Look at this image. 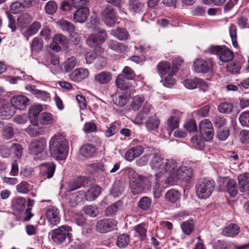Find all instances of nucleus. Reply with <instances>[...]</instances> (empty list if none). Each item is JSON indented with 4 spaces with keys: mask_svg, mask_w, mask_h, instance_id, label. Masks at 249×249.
I'll list each match as a JSON object with an SVG mask.
<instances>
[{
    "mask_svg": "<svg viewBox=\"0 0 249 249\" xmlns=\"http://www.w3.org/2000/svg\"><path fill=\"white\" fill-rule=\"evenodd\" d=\"M152 169L155 171V179H158L160 175L165 174L169 178L170 173L176 167V161L173 160L165 159L160 155L153 154L150 161Z\"/></svg>",
    "mask_w": 249,
    "mask_h": 249,
    "instance_id": "nucleus-1",
    "label": "nucleus"
},
{
    "mask_svg": "<svg viewBox=\"0 0 249 249\" xmlns=\"http://www.w3.org/2000/svg\"><path fill=\"white\" fill-rule=\"evenodd\" d=\"M49 151L56 160H65L68 154L69 147L65 139L60 134H56L49 142Z\"/></svg>",
    "mask_w": 249,
    "mask_h": 249,
    "instance_id": "nucleus-2",
    "label": "nucleus"
},
{
    "mask_svg": "<svg viewBox=\"0 0 249 249\" xmlns=\"http://www.w3.org/2000/svg\"><path fill=\"white\" fill-rule=\"evenodd\" d=\"M128 173L130 178V188L134 195L142 193L145 187L148 188L151 186L152 176L146 177L139 175L131 168L128 169Z\"/></svg>",
    "mask_w": 249,
    "mask_h": 249,
    "instance_id": "nucleus-3",
    "label": "nucleus"
},
{
    "mask_svg": "<svg viewBox=\"0 0 249 249\" xmlns=\"http://www.w3.org/2000/svg\"><path fill=\"white\" fill-rule=\"evenodd\" d=\"M215 186L213 180L203 178L198 180L196 184V193L198 197L206 199L212 194Z\"/></svg>",
    "mask_w": 249,
    "mask_h": 249,
    "instance_id": "nucleus-4",
    "label": "nucleus"
},
{
    "mask_svg": "<svg viewBox=\"0 0 249 249\" xmlns=\"http://www.w3.org/2000/svg\"><path fill=\"white\" fill-rule=\"evenodd\" d=\"M192 170L191 168L184 167L179 169L177 167V163L176 162V167L171 172L169 178L173 183L179 179L188 182L192 178Z\"/></svg>",
    "mask_w": 249,
    "mask_h": 249,
    "instance_id": "nucleus-5",
    "label": "nucleus"
},
{
    "mask_svg": "<svg viewBox=\"0 0 249 249\" xmlns=\"http://www.w3.org/2000/svg\"><path fill=\"white\" fill-rule=\"evenodd\" d=\"M71 228L68 225H63L52 230L51 232V237L53 241L58 244L63 243L67 237L70 238Z\"/></svg>",
    "mask_w": 249,
    "mask_h": 249,
    "instance_id": "nucleus-6",
    "label": "nucleus"
},
{
    "mask_svg": "<svg viewBox=\"0 0 249 249\" xmlns=\"http://www.w3.org/2000/svg\"><path fill=\"white\" fill-rule=\"evenodd\" d=\"M95 33L89 35L87 40V43L90 47L100 45L103 44L107 37L106 31L103 29H96Z\"/></svg>",
    "mask_w": 249,
    "mask_h": 249,
    "instance_id": "nucleus-7",
    "label": "nucleus"
},
{
    "mask_svg": "<svg viewBox=\"0 0 249 249\" xmlns=\"http://www.w3.org/2000/svg\"><path fill=\"white\" fill-rule=\"evenodd\" d=\"M46 147V140L41 137L32 141L29 146L30 154L34 156H38L42 154Z\"/></svg>",
    "mask_w": 249,
    "mask_h": 249,
    "instance_id": "nucleus-8",
    "label": "nucleus"
},
{
    "mask_svg": "<svg viewBox=\"0 0 249 249\" xmlns=\"http://www.w3.org/2000/svg\"><path fill=\"white\" fill-rule=\"evenodd\" d=\"M213 62L212 59H197L194 62L193 67L197 72L207 73L212 71Z\"/></svg>",
    "mask_w": 249,
    "mask_h": 249,
    "instance_id": "nucleus-9",
    "label": "nucleus"
},
{
    "mask_svg": "<svg viewBox=\"0 0 249 249\" xmlns=\"http://www.w3.org/2000/svg\"><path fill=\"white\" fill-rule=\"evenodd\" d=\"M199 126L200 134L206 141H209L213 138V128L210 121L208 119L202 120L200 123Z\"/></svg>",
    "mask_w": 249,
    "mask_h": 249,
    "instance_id": "nucleus-10",
    "label": "nucleus"
},
{
    "mask_svg": "<svg viewBox=\"0 0 249 249\" xmlns=\"http://www.w3.org/2000/svg\"><path fill=\"white\" fill-rule=\"evenodd\" d=\"M117 221L112 219L105 218L97 221L96 230L101 233H106L113 230L117 225Z\"/></svg>",
    "mask_w": 249,
    "mask_h": 249,
    "instance_id": "nucleus-11",
    "label": "nucleus"
},
{
    "mask_svg": "<svg viewBox=\"0 0 249 249\" xmlns=\"http://www.w3.org/2000/svg\"><path fill=\"white\" fill-rule=\"evenodd\" d=\"M46 216L53 226L57 225L60 221L59 210L55 207L50 206L46 209Z\"/></svg>",
    "mask_w": 249,
    "mask_h": 249,
    "instance_id": "nucleus-12",
    "label": "nucleus"
},
{
    "mask_svg": "<svg viewBox=\"0 0 249 249\" xmlns=\"http://www.w3.org/2000/svg\"><path fill=\"white\" fill-rule=\"evenodd\" d=\"M102 17L107 25L112 27L116 21L114 10L110 6H107L102 12Z\"/></svg>",
    "mask_w": 249,
    "mask_h": 249,
    "instance_id": "nucleus-13",
    "label": "nucleus"
},
{
    "mask_svg": "<svg viewBox=\"0 0 249 249\" xmlns=\"http://www.w3.org/2000/svg\"><path fill=\"white\" fill-rule=\"evenodd\" d=\"M89 71L84 68L75 69L69 75V78L72 81L79 82L87 78L89 76Z\"/></svg>",
    "mask_w": 249,
    "mask_h": 249,
    "instance_id": "nucleus-14",
    "label": "nucleus"
},
{
    "mask_svg": "<svg viewBox=\"0 0 249 249\" xmlns=\"http://www.w3.org/2000/svg\"><path fill=\"white\" fill-rule=\"evenodd\" d=\"M29 99L23 95H17L14 96L11 100L12 106L15 109L23 110L28 105Z\"/></svg>",
    "mask_w": 249,
    "mask_h": 249,
    "instance_id": "nucleus-15",
    "label": "nucleus"
},
{
    "mask_svg": "<svg viewBox=\"0 0 249 249\" xmlns=\"http://www.w3.org/2000/svg\"><path fill=\"white\" fill-rule=\"evenodd\" d=\"M144 151L142 145H137L128 150L125 153L124 158L128 161L133 160L135 158L141 155Z\"/></svg>",
    "mask_w": 249,
    "mask_h": 249,
    "instance_id": "nucleus-16",
    "label": "nucleus"
},
{
    "mask_svg": "<svg viewBox=\"0 0 249 249\" xmlns=\"http://www.w3.org/2000/svg\"><path fill=\"white\" fill-rule=\"evenodd\" d=\"M15 113L14 107L9 103L2 104L0 107V117L2 119L11 118Z\"/></svg>",
    "mask_w": 249,
    "mask_h": 249,
    "instance_id": "nucleus-17",
    "label": "nucleus"
},
{
    "mask_svg": "<svg viewBox=\"0 0 249 249\" xmlns=\"http://www.w3.org/2000/svg\"><path fill=\"white\" fill-rule=\"evenodd\" d=\"M239 189L241 192L249 191V173H244L237 177Z\"/></svg>",
    "mask_w": 249,
    "mask_h": 249,
    "instance_id": "nucleus-18",
    "label": "nucleus"
},
{
    "mask_svg": "<svg viewBox=\"0 0 249 249\" xmlns=\"http://www.w3.org/2000/svg\"><path fill=\"white\" fill-rule=\"evenodd\" d=\"M89 15V10L87 7L79 8L74 14V19L76 22H85Z\"/></svg>",
    "mask_w": 249,
    "mask_h": 249,
    "instance_id": "nucleus-19",
    "label": "nucleus"
},
{
    "mask_svg": "<svg viewBox=\"0 0 249 249\" xmlns=\"http://www.w3.org/2000/svg\"><path fill=\"white\" fill-rule=\"evenodd\" d=\"M42 174L46 178H51L54 175L56 165L53 162L43 163L41 165Z\"/></svg>",
    "mask_w": 249,
    "mask_h": 249,
    "instance_id": "nucleus-20",
    "label": "nucleus"
},
{
    "mask_svg": "<svg viewBox=\"0 0 249 249\" xmlns=\"http://www.w3.org/2000/svg\"><path fill=\"white\" fill-rule=\"evenodd\" d=\"M100 193V187L95 185L91 186L87 192H84V196L87 201H92L98 197Z\"/></svg>",
    "mask_w": 249,
    "mask_h": 249,
    "instance_id": "nucleus-21",
    "label": "nucleus"
},
{
    "mask_svg": "<svg viewBox=\"0 0 249 249\" xmlns=\"http://www.w3.org/2000/svg\"><path fill=\"white\" fill-rule=\"evenodd\" d=\"M112 80L111 73L107 71H101L94 76V80L101 85L108 83Z\"/></svg>",
    "mask_w": 249,
    "mask_h": 249,
    "instance_id": "nucleus-22",
    "label": "nucleus"
},
{
    "mask_svg": "<svg viewBox=\"0 0 249 249\" xmlns=\"http://www.w3.org/2000/svg\"><path fill=\"white\" fill-rule=\"evenodd\" d=\"M123 206V202L121 200H119L112 204L106 209L105 211L106 215L107 216H114L122 209Z\"/></svg>",
    "mask_w": 249,
    "mask_h": 249,
    "instance_id": "nucleus-23",
    "label": "nucleus"
},
{
    "mask_svg": "<svg viewBox=\"0 0 249 249\" xmlns=\"http://www.w3.org/2000/svg\"><path fill=\"white\" fill-rule=\"evenodd\" d=\"M26 205L25 198L20 197L13 200L12 208L13 210L17 213H20L25 210Z\"/></svg>",
    "mask_w": 249,
    "mask_h": 249,
    "instance_id": "nucleus-24",
    "label": "nucleus"
},
{
    "mask_svg": "<svg viewBox=\"0 0 249 249\" xmlns=\"http://www.w3.org/2000/svg\"><path fill=\"white\" fill-rule=\"evenodd\" d=\"M158 73L162 75L169 74L170 72H174V68L171 69V63L167 61H163L159 62L157 66Z\"/></svg>",
    "mask_w": 249,
    "mask_h": 249,
    "instance_id": "nucleus-25",
    "label": "nucleus"
},
{
    "mask_svg": "<svg viewBox=\"0 0 249 249\" xmlns=\"http://www.w3.org/2000/svg\"><path fill=\"white\" fill-rule=\"evenodd\" d=\"M124 189V183L120 180H117L114 182L110 190V194L113 197H119L123 194Z\"/></svg>",
    "mask_w": 249,
    "mask_h": 249,
    "instance_id": "nucleus-26",
    "label": "nucleus"
},
{
    "mask_svg": "<svg viewBox=\"0 0 249 249\" xmlns=\"http://www.w3.org/2000/svg\"><path fill=\"white\" fill-rule=\"evenodd\" d=\"M96 148L90 144L83 145L80 149V153L83 157L87 158L92 157L95 154Z\"/></svg>",
    "mask_w": 249,
    "mask_h": 249,
    "instance_id": "nucleus-27",
    "label": "nucleus"
},
{
    "mask_svg": "<svg viewBox=\"0 0 249 249\" xmlns=\"http://www.w3.org/2000/svg\"><path fill=\"white\" fill-rule=\"evenodd\" d=\"M107 44L109 49L119 53L124 52L128 49L127 45L113 40H109Z\"/></svg>",
    "mask_w": 249,
    "mask_h": 249,
    "instance_id": "nucleus-28",
    "label": "nucleus"
},
{
    "mask_svg": "<svg viewBox=\"0 0 249 249\" xmlns=\"http://www.w3.org/2000/svg\"><path fill=\"white\" fill-rule=\"evenodd\" d=\"M239 228L236 224H231L223 229L222 234L228 237H234L239 233Z\"/></svg>",
    "mask_w": 249,
    "mask_h": 249,
    "instance_id": "nucleus-29",
    "label": "nucleus"
},
{
    "mask_svg": "<svg viewBox=\"0 0 249 249\" xmlns=\"http://www.w3.org/2000/svg\"><path fill=\"white\" fill-rule=\"evenodd\" d=\"M114 103L118 107H123L127 103L128 98L124 93H116L112 96Z\"/></svg>",
    "mask_w": 249,
    "mask_h": 249,
    "instance_id": "nucleus-30",
    "label": "nucleus"
},
{
    "mask_svg": "<svg viewBox=\"0 0 249 249\" xmlns=\"http://www.w3.org/2000/svg\"><path fill=\"white\" fill-rule=\"evenodd\" d=\"M41 27V24L39 22L36 21L25 31L23 33L24 36L26 40H28L29 37L36 34Z\"/></svg>",
    "mask_w": 249,
    "mask_h": 249,
    "instance_id": "nucleus-31",
    "label": "nucleus"
},
{
    "mask_svg": "<svg viewBox=\"0 0 249 249\" xmlns=\"http://www.w3.org/2000/svg\"><path fill=\"white\" fill-rule=\"evenodd\" d=\"M111 35L120 40H127L129 37V33L124 28H117L111 32Z\"/></svg>",
    "mask_w": 249,
    "mask_h": 249,
    "instance_id": "nucleus-32",
    "label": "nucleus"
},
{
    "mask_svg": "<svg viewBox=\"0 0 249 249\" xmlns=\"http://www.w3.org/2000/svg\"><path fill=\"white\" fill-rule=\"evenodd\" d=\"M84 192L79 191L73 193L70 196L69 203L72 207H75L78 203L82 202L83 199Z\"/></svg>",
    "mask_w": 249,
    "mask_h": 249,
    "instance_id": "nucleus-33",
    "label": "nucleus"
},
{
    "mask_svg": "<svg viewBox=\"0 0 249 249\" xmlns=\"http://www.w3.org/2000/svg\"><path fill=\"white\" fill-rule=\"evenodd\" d=\"M143 7L144 4L139 0H130L128 4V10L134 13H140Z\"/></svg>",
    "mask_w": 249,
    "mask_h": 249,
    "instance_id": "nucleus-34",
    "label": "nucleus"
},
{
    "mask_svg": "<svg viewBox=\"0 0 249 249\" xmlns=\"http://www.w3.org/2000/svg\"><path fill=\"white\" fill-rule=\"evenodd\" d=\"M59 27L63 31H66L72 34L75 31V26L73 24L66 20L62 19L57 22Z\"/></svg>",
    "mask_w": 249,
    "mask_h": 249,
    "instance_id": "nucleus-35",
    "label": "nucleus"
},
{
    "mask_svg": "<svg viewBox=\"0 0 249 249\" xmlns=\"http://www.w3.org/2000/svg\"><path fill=\"white\" fill-rule=\"evenodd\" d=\"M27 133L31 137H34L43 135L45 133V128L37 126H29L26 129Z\"/></svg>",
    "mask_w": 249,
    "mask_h": 249,
    "instance_id": "nucleus-36",
    "label": "nucleus"
},
{
    "mask_svg": "<svg viewBox=\"0 0 249 249\" xmlns=\"http://www.w3.org/2000/svg\"><path fill=\"white\" fill-rule=\"evenodd\" d=\"M179 122V116L178 115H173L171 116L167 121V125L169 128L168 134L171 135L172 132L178 127Z\"/></svg>",
    "mask_w": 249,
    "mask_h": 249,
    "instance_id": "nucleus-37",
    "label": "nucleus"
},
{
    "mask_svg": "<svg viewBox=\"0 0 249 249\" xmlns=\"http://www.w3.org/2000/svg\"><path fill=\"white\" fill-rule=\"evenodd\" d=\"M110 163L109 162H107L106 164L99 162V163H94L90 165V168L96 172H104L107 174L110 169Z\"/></svg>",
    "mask_w": 249,
    "mask_h": 249,
    "instance_id": "nucleus-38",
    "label": "nucleus"
},
{
    "mask_svg": "<svg viewBox=\"0 0 249 249\" xmlns=\"http://www.w3.org/2000/svg\"><path fill=\"white\" fill-rule=\"evenodd\" d=\"M205 141L204 137L201 135H194L191 139L193 146L197 149L202 150L204 148Z\"/></svg>",
    "mask_w": 249,
    "mask_h": 249,
    "instance_id": "nucleus-39",
    "label": "nucleus"
},
{
    "mask_svg": "<svg viewBox=\"0 0 249 249\" xmlns=\"http://www.w3.org/2000/svg\"><path fill=\"white\" fill-rule=\"evenodd\" d=\"M32 17L28 13H23L20 14L17 18V23L18 25L22 28L27 26L32 21Z\"/></svg>",
    "mask_w": 249,
    "mask_h": 249,
    "instance_id": "nucleus-40",
    "label": "nucleus"
},
{
    "mask_svg": "<svg viewBox=\"0 0 249 249\" xmlns=\"http://www.w3.org/2000/svg\"><path fill=\"white\" fill-rule=\"evenodd\" d=\"M234 57V54L232 51L229 49H222L219 58L223 62H227L231 60Z\"/></svg>",
    "mask_w": 249,
    "mask_h": 249,
    "instance_id": "nucleus-41",
    "label": "nucleus"
},
{
    "mask_svg": "<svg viewBox=\"0 0 249 249\" xmlns=\"http://www.w3.org/2000/svg\"><path fill=\"white\" fill-rule=\"evenodd\" d=\"M23 151V148L22 145L19 143H14L10 147L11 154L18 159H19L21 157Z\"/></svg>",
    "mask_w": 249,
    "mask_h": 249,
    "instance_id": "nucleus-42",
    "label": "nucleus"
},
{
    "mask_svg": "<svg viewBox=\"0 0 249 249\" xmlns=\"http://www.w3.org/2000/svg\"><path fill=\"white\" fill-rule=\"evenodd\" d=\"M160 120L154 115L149 118L145 123V125L148 130L152 131L158 128Z\"/></svg>",
    "mask_w": 249,
    "mask_h": 249,
    "instance_id": "nucleus-43",
    "label": "nucleus"
},
{
    "mask_svg": "<svg viewBox=\"0 0 249 249\" xmlns=\"http://www.w3.org/2000/svg\"><path fill=\"white\" fill-rule=\"evenodd\" d=\"M226 190L231 196H234L237 194L238 190L236 181L233 179H230L227 183Z\"/></svg>",
    "mask_w": 249,
    "mask_h": 249,
    "instance_id": "nucleus-44",
    "label": "nucleus"
},
{
    "mask_svg": "<svg viewBox=\"0 0 249 249\" xmlns=\"http://www.w3.org/2000/svg\"><path fill=\"white\" fill-rule=\"evenodd\" d=\"M83 210L85 213L91 217L97 216L99 213V211L98 207L95 205H86L85 206Z\"/></svg>",
    "mask_w": 249,
    "mask_h": 249,
    "instance_id": "nucleus-45",
    "label": "nucleus"
},
{
    "mask_svg": "<svg viewBox=\"0 0 249 249\" xmlns=\"http://www.w3.org/2000/svg\"><path fill=\"white\" fill-rule=\"evenodd\" d=\"M144 101V98L143 96H135L132 98L130 104V107L134 111L138 110L142 106Z\"/></svg>",
    "mask_w": 249,
    "mask_h": 249,
    "instance_id": "nucleus-46",
    "label": "nucleus"
},
{
    "mask_svg": "<svg viewBox=\"0 0 249 249\" xmlns=\"http://www.w3.org/2000/svg\"><path fill=\"white\" fill-rule=\"evenodd\" d=\"M179 193L174 189L169 190L165 194L166 199L171 203H175L179 199Z\"/></svg>",
    "mask_w": 249,
    "mask_h": 249,
    "instance_id": "nucleus-47",
    "label": "nucleus"
},
{
    "mask_svg": "<svg viewBox=\"0 0 249 249\" xmlns=\"http://www.w3.org/2000/svg\"><path fill=\"white\" fill-rule=\"evenodd\" d=\"M54 120L53 115L49 112H43L40 116V122L43 125L52 124Z\"/></svg>",
    "mask_w": 249,
    "mask_h": 249,
    "instance_id": "nucleus-48",
    "label": "nucleus"
},
{
    "mask_svg": "<svg viewBox=\"0 0 249 249\" xmlns=\"http://www.w3.org/2000/svg\"><path fill=\"white\" fill-rule=\"evenodd\" d=\"M241 67L240 62L234 61L227 65L226 70L228 72L232 74H237L239 73Z\"/></svg>",
    "mask_w": 249,
    "mask_h": 249,
    "instance_id": "nucleus-49",
    "label": "nucleus"
},
{
    "mask_svg": "<svg viewBox=\"0 0 249 249\" xmlns=\"http://www.w3.org/2000/svg\"><path fill=\"white\" fill-rule=\"evenodd\" d=\"M229 31L231 39L233 46L234 48H237L238 45L237 41L236 26L233 24H231L229 28Z\"/></svg>",
    "mask_w": 249,
    "mask_h": 249,
    "instance_id": "nucleus-50",
    "label": "nucleus"
},
{
    "mask_svg": "<svg viewBox=\"0 0 249 249\" xmlns=\"http://www.w3.org/2000/svg\"><path fill=\"white\" fill-rule=\"evenodd\" d=\"M181 228L185 234L187 235L190 234L193 232L194 229L193 220H188L183 222L181 225Z\"/></svg>",
    "mask_w": 249,
    "mask_h": 249,
    "instance_id": "nucleus-51",
    "label": "nucleus"
},
{
    "mask_svg": "<svg viewBox=\"0 0 249 249\" xmlns=\"http://www.w3.org/2000/svg\"><path fill=\"white\" fill-rule=\"evenodd\" d=\"M129 242V236L127 234H123L118 237L116 244L119 248H124L128 245Z\"/></svg>",
    "mask_w": 249,
    "mask_h": 249,
    "instance_id": "nucleus-52",
    "label": "nucleus"
},
{
    "mask_svg": "<svg viewBox=\"0 0 249 249\" xmlns=\"http://www.w3.org/2000/svg\"><path fill=\"white\" fill-rule=\"evenodd\" d=\"M218 110L220 113L229 114L232 112L233 105L229 102H223L218 106Z\"/></svg>",
    "mask_w": 249,
    "mask_h": 249,
    "instance_id": "nucleus-53",
    "label": "nucleus"
},
{
    "mask_svg": "<svg viewBox=\"0 0 249 249\" xmlns=\"http://www.w3.org/2000/svg\"><path fill=\"white\" fill-rule=\"evenodd\" d=\"M43 41L39 37H36L32 41L31 49L32 51L39 52L43 48Z\"/></svg>",
    "mask_w": 249,
    "mask_h": 249,
    "instance_id": "nucleus-54",
    "label": "nucleus"
},
{
    "mask_svg": "<svg viewBox=\"0 0 249 249\" xmlns=\"http://www.w3.org/2000/svg\"><path fill=\"white\" fill-rule=\"evenodd\" d=\"M134 230L138 233L141 240L145 239L147 231L145 224L142 223L138 225L135 227Z\"/></svg>",
    "mask_w": 249,
    "mask_h": 249,
    "instance_id": "nucleus-55",
    "label": "nucleus"
},
{
    "mask_svg": "<svg viewBox=\"0 0 249 249\" xmlns=\"http://www.w3.org/2000/svg\"><path fill=\"white\" fill-rule=\"evenodd\" d=\"M16 188L17 192L21 194H27L32 189L31 185L25 181L17 185Z\"/></svg>",
    "mask_w": 249,
    "mask_h": 249,
    "instance_id": "nucleus-56",
    "label": "nucleus"
},
{
    "mask_svg": "<svg viewBox=\"0 0 249 249\" xmlns=\"http://www.w3.org/2000/svg\"><path fill=\"white\" fill-rule=\"evenodd\" d=\"M77 63L76 59L74 56H71L68 58L65 62L64 69L66 72H68L74 68Z\"/></svg>",
    "mask_w": 249,
    "mask_h": 249,
    "instance_id": "nucleus-57",
    "label": "nucleus"
},
{
    "mask_svg": "<svg viewBox=\"0 0 249 249\" xmlns=\"http://www.w3.org/2000/svg\"><path fill=\"white\" fill-rule=\"evenodd\" d=\"M5 13L8 20V26L11 29L12 32H15L17 29L16 19L9 12L6 11Z\"/></svg>",
    "mask_w": 249,
    "mask_h": 249,
    "instance_id": "nucleus-58",
    "label": "nucleus"
},
{
    "mask_svg": "<svg viewBox=\"0 0 249 249\" xmlns=\"http://www.w3.org/2000/svg\"><path fill=\"white\" fill-rule=\"evenodd\" d=\"M120 75H122L124 78L127 80H132L135 77L134 71L128 66H125L124 68L122 73L120 74Z\"/></svg>",
    "mask_w": 249,
    "mask_h": 249,
    "instance_id": "nucleus-59",
    "label": "nucleus"
},
{
    "mask_svg": "<svg viewBox=\"0 0 249 249\" xmlns=\"http://www.w3.org/2000/svg\"><path fill=\"white\" fill-rule=\"evenodd\" d=\"M51 63L52 65L55 66L54 68H53V67H50L51 72L53 74H56L59 72L61 69L60 67L59 66V58L56 56H52L51 59Z\"/></svg>",
    "mask_w": 249,
    "mask_h": 249,
    "instance_id": "nucleus-60",
    "label": "nucleus"
},
{
    "mask_svg": "<svg viewBox=\"0 0 249 249\" xmlns=\"http://www.w3.org/2000/svg\"><path fill=\"white\" fill-rule=\"evenodd\" d=\"M175 71L170 72L168 74V76H166L164 80H161V82L163 83V85L166 87H170L172 86L175 84V79L173 77V76L175 74Z\"/></svg>",
    "mask_w": 249,
    "mask_h": 249,
    "instance_id": "nucleus-61",
    "label": "nucleus"
},
{
    "mask_svg": "<svg viewBox=\"0 0 249 249\" xmlns=\"http://www.w3.org/2000/svg\"><path fill=\"white\" fill-rule=\"evenodd\" d=\"M239 120L242 126L249 127V111L241 113L239 116Z\"/></svg>",
    "mask_w": 249,
    "mask_h": 249,
    "instance_id": "nucleus-62",
    "label": "nucleus"
},
{
    "mask_svg": "<svg viewBox=\"0 0 249 249\" xmlns=\"http://www.w3.org/2000/svg\"><path fill=\"white\" fill-rule=\"evenodd\" d=\"M14 135V130L12 126L6 125L4 127L2 135L4 139L10 140L13 137Z\"/></svg>",
    "mask_w": 249,
    "mask_h": 249,
    "instance_id": "nucleus-63",
    "label": "nucleus"
},
{
    "mask_svg": "<svg viewBox=\"0 0 249 249\" xmlns=\"http://www.w3.org/2000/svg\"><path fill=\"white\" fill-rule=\"evenodd\" d=\"M184 127L189 132L197 131V125L194 120L187 121L184 124Z\"/></svg>",
    "mask_w": 249,
    "mask_h": 249,
    "instance_id": "nucleus-64",
    "label": "nucleus"
}]
</instances>
